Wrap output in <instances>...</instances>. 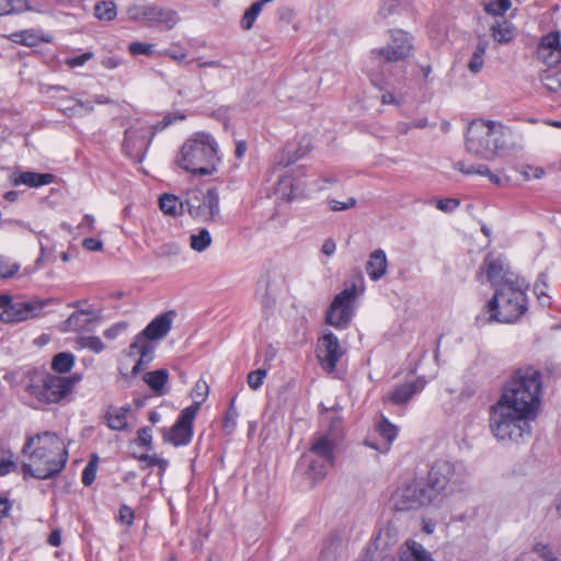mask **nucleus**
Returning <instances> with one entry per match:
<instances>
[{"instance_id": "a19ab883", "label": "nucleus", "mask_w": 561, "mask_h": 561, "mask_svg": "<svg viewBox=\"0 0 561 561\" xmlns=\"http://www.w3.org/2000/svg\"><path fill=\"white\" fill-rule=\"evenodd\" d=\"M540 81L548 91H558L561 89V72L546 70L540 75Z\"/></svg>"}, {"instance_id": "aec40b11", "label": "nucleus", "mask_w": 561, "mask_h": 561, "mask_svg": "<svg viewBox=\"0 0 561 561\" xmlns=\"http://www.w3.org/2000/svg\"><path fill=\"white\" fill-rule=\"evenodd\" d=\"M175 316L174 310L165 311L149 322L139 333L149 342L161 340L170 332Z\"/></svg>"}, {"instance_id": "680f3d73", "label": "nucleus", "mask_w": 561, "mask_h": 561, "mask_svg": "<svg viewBox=\"0 0 561 561\" xmlns=\"http://www.w3.org/2000/svg\"><path fill=\"white\" fill-rule=\"evenodd\" d=\"M135 518V513L131 507L126 504L121 505L118 512V520L127 526L133 525Z\"/></svg>"}, {"instance_id": "ea45409f", "label": "nucleus", "mask_w": 561, "mask_h": 561, "mask_svg": "<svg viewBox=\"0 0 561 561\" xmlns=\"http://www.w3.org/2000/svg\"><path fill=\"white\" fill-rule=\"evenodd\" d=\"M77 344L81 348H88L95 354H99L104 351L105 345L99 336H79L77 339Z\"/></svg>"}, {"instance_id": "9d476101", "label": "nucleus", "mask_w": 561, "mask_h": 561, "mask_svg": "<svg viewBox=\"0 0 561 561\" xmlns=\"http://www.w3.org/2000/svg\"><path fill=\"white\" fill-rule=\"evenodd\" d=\"M334 440L329 435L317 437L310 446L308 473L313 480H322L334 466Z\"/></svg>"}, {"instance_id": "79ce46f5", "label": "nucleus", "mask_w": 561, "mask_h": 561, "mask_svg": "<svg viewBox=\"0 0 561 561\" xmlns=\"http://www.w3.org/2000/svg\"><path fill=\"white\" fill-rule=\"evenodd\" d=\"M98 462H99L98 456L95 454L92 455L89 462L87 463V466L84 467V469L82 471L81 481H82L83 485L89 486L94 482L95 477H96Z\"/></svg>"}, {"instance_id": "c03bdc74", "label": "nucleus", "mask_w": 561, "mask_h": 561, "mask_svg": "<svg viewBox=\"0 0 561 561\" xmlns=\"http://www.w3.org/2000/svg\"><path fill=\"white\" fill-rule=\"evenodd\" d=\"M13 41L21 45H25L28 47L36 46L39 43V37L36 33L32 31H21L16 32L13 35Z\"/></svg>"}, {"instance_id": "4468645a", "label": "nucleus", "mask_w": 561, "mask_h": 561, "mask_svg": "<svg viewBox=\"0 0 561 561\" xmlns=\"http://www.w3.org/2000/svg\"><path fill=\"white\" fill-rule=\"evenodd\" d=\"M54 298H34L28 301L14 302L13 299L8 309L1 311L0 321L3 323H18L30 319L38 318L43 314V309L55 304Z\"/></svg>"}, {"instance_id": "423d86ee", "label": "nucleus", "mask_w": 561, "mask_h": 561, "mask_svg": "<svg viewBox=\"0 0 561 561\" xmlns=\"http://www.w3.org/2000/svg\"><path fill=\"white\" fill-rule=\"evenodd\" d=\"M508 130L500 122L474 119L467 129L466 150L478 159L492 160L505 147Z\"/></svg>"}, {"instance_id": "473e14b6", "label": "nucleus", "mask_w": 561, "mask_h": 561, "mask_svg": "<svg viewBox=\"0 0 561 561\" xmlns=\"http://www.w3.org/2000/svg\"><path fill=\"white\" fill-rule=\"evenodd\" d=\"M213 242L210 232L206 228H202L197 233L190 236V247L196 252L206 251Z\"/></svg>"}, {"instance_id": "39448f33", "label": "nucleus", "mask_w": 561, "mask_h": 561, "mask_svg": "<svg viewBox=\"0 0 561 561\" xmlns=\"http://www.w3.org/2000/svg\"><path fill=\"white\" fill-rule=\"evenodd\" d=\"M535 419L533 413L496 402L490 409V430L499 440L520 443L530 437Z\"/></svg>"}, {"instance_id": "4d7b16f0", "label": "nucleus", "mask_w": 561, "mask_h": 561, "mask_svg": "<svg viewBox=\"0 0 561 561\" xmlns=\"http://www.w3.org/2000/svg\"><path fill=\"white\" fill-rule=\"evenodd\" d=\"M92 51H87L80 56L69 57L65 59V65H67L70 69L81 67L89 60L93 58Z\"/></svg>"}, {"instance_id": "338daca9", "label": "nucleus", "mask_w": 561, "mask_h": 561, "mask_svg": "<svg viewBox=\"0 0 561 561\" xmlns=\"http://www.w3.org/2000/svg\"><path fill=\"white\" fill-rule=\"evenodd\" d=\"M138 130L134 128L126 129L125 139H124V148L127 149L130 145L136 146L135 141L137 138Z\"/></svg>"}, {"instance_id": "9b49d317", "label": "nucleus", "mask_w": 561, "mask_h": 561, "mask_svg": "<svg viewBox=\"0 0 561 561\" xmlns=\"http://www.w3.org/2000/svg\"><path fill=\"white\" fill-rule=\"evenodd\" d=\"M131 20L146 23L149 26H160L165 30L173 28L179 22V14L172 9H164L156 4H139L128 9Z\"/></svg>"}, {"instance_id": "774afa93", "label": "nucleus", "mask_w": 561, "mask_h": 561, "mask_svg": "<svg viewBox=\"0 0 561 561\" xmlns=\"http://www.w3.org/2000/svg\"><path fill=\"white\" fill-rule=\"evenodd\" d=\"M336 250V244L333 239L324 240L321 252L328 256L332 255Z\"/></svg>"}, {"instance_id": "603ef678", "label": "nucleus", "mask_w": 561, "mask_h": 561, "mask_svg": "<svg viewBox=\"0 0 561 561\" xmlns=\"http://www.w3.org/2000/svg\"><path fill=\"white\" fill-rule=\"evenodd\" d=\"M460 205V201L457 198H442L437 199L435 206L443 213H454Z\"/></svg>"}, {"instance_id": "052dcab7", "label": "nucleus", "mask_w": 561, "mask_h": 561, "mask_svg": "<svg viewBox=\"0 0 561 561\" xmlns=\"http://www.w3.org/2000/svg\"><path fill=\"white\" fill-rule=\"evenodd\" d=\"M71 104V107L70 108H60V111L67 115V116H75L79 113V108H85L87 111H92L93 107L92 105L88 104V103H84L82 101H73V100H69Z\"/></svg>"}, {"instance_id": "c9c22d12", "label": "nucleus", "mask_w": 561, "mask_h": 561, "mask_svg": "<svg viewBox=\"0 0 561 561\" xmlns=\"http://www.w3.org/2000/svg\"><path fill=\"white\" fill-rule=\"evenodd\" d=\"M116 13V4L113 1H100L94 5V14L101 21H112Z\"/></svg>"}, {"instance_id": "412c9836", "label": "nucleus", "mask_w": 561, "mask_h": 561, "mask_svg": "<svg viewBox=\"0 0 561 561\" xmlns=\"http://www.w3.org/2000/svg\"><path fill=\"white\" fill-rule=\"evenodd\" d=\"M426 385V380L422 377L413 381L398 385L389 394V401L396 405L408 403L416 393L421 392Z\"/></svg>"}, {"instance_id": "864d4df0", "label": "nucleus", "mask_w": 561, "mask_h": 561, "mask_svg": "<svg viewBox=\"0 0 561 561\" xmlns=\"http://www.w3.org/2000/svg\"><path fill=\"white\" fill-rule=\"evenodd\" d=\"M311 150V142L309 139H302L298 146V148L291 152L288 150V154H290L289 162H295L301 158H304Z\"/></svg>"}, {"instance_id": "7c9ffc66", "label": "nucleus", "mask_w": 561, "mask_h": 561, "mask_svg": "<svg viewBox=\"0 0 561 561\" xmlns=\"http://www.w3.org/2000/svg\"><path fill=\"white\" fill-rule=\"evenodd\" d=\"M456 169L467 175L478 174V175L488 176L492 183L500 184V178L497 175L493 174L486 165H483V164L467 165L463 162H457Z\"/></svg>"}, {"instance_id": "6e6552de", "label": "nucleus", "mask_w": 561, "mask_h": 561, "mask_svg": "<svg viewBox=\"0 0 561 561\" xmlns=\"http://www.w3.org/2000/svg\"><path fill=\"white\" fill-rule=\"evenodd\" d=\"M184 210L196 221L204 224L216 221L220 218L218 190L216 187H209L206 191L188 190L181 202V213Z\"/></svg>"}, {"instance_id": "bf43d9fd", "label": "nucleus", "mask_w": 561, "mask_h": 561, "mask_svg": "<svg viewBox=\"0 0 561 561\" xmlns=\"http://www.w3.org/2000/svg\"><path fill=\"white\" fill-rule=\"evenodd\" d=\"M329 206L333 211L346 210L356 206V199L354 197H348L346 202L330 199Z\"/></svg>"}, {"instance_id": "37998d69", "label": "nucleus", "mask_w": 561, "mask_h": 561, "mask_svg": "<svg viewBox=\"0 0 561 561\" xmlns=\"http://www.w3.org/2000/svg\"><path fill=\"white\" fill-rule=\"evenodd\" d=\"M209 387L207 382L203 379L197 380L191 392V397L194 399L193 403H198V410L201 409L202 403L207 399Z\"/></svg>"}, {"instance_id": "f3484780", "label": "nucleus", "mask_w": 561, "mask_h": 561, "mask_svg": "<svg viewBox=\"0 0 561 561\" xmlns=\"http://www.w3.org/2000/svg\"><path fill=\"white\" fill-rule=\"evenodd\" d=\"M344 350L342 348L337 336L328 332L318 341L317 347V358L321 365V367L327 373H333L336 369L339 360L344 355Z\"/></svg>"}, {"instance_id": "b1692460", "label": "nucleus", "mask_w": 561, "mask_h": 561, "mask_svg": "<svg viewBox=\"0 0 561 561\" xmlns=\"http://www.w3.org/2000/svg\"><path fill=\"white\" fill-rule=\"evenodd\" d=\"M388 268V260L386 252L382 249L374 250L366 263V272L369 278L374 282L381 279Z\"/></svg>"}, {"instance_id": "bb28decb", "label": "nucleus", "mask_w": 561, "mask_h": 561, "mask_svg": "<svg viewBox=\"0 0 561 561\" xmlns=\"http://www.w3.org/2000/svg\"><path fill=\"white\" fill-rule=\"evenodd\" d=\"M142 379L154 394L163 396L167 393V383L169 381L168 369L161 368L146 373Z\"/></svg>"}, {"instance_id": "4be33fe9", "label": "nucleus", "mask_w": 561, "mask_h": 561, "mask_svg": "<svg viewBox=\"0 0 561 561\" xmlns=\"http://www.w3.org/2000/svg\"><path fill=\"white\" fill-rule=\"evenodd\" d=\"M56 176L53 173H38L32 171L13 172L10 175V182L14 186L26 185L28 187H39L54 183Z\"/></svg>"}, {"instance_id": "5701e85b", "label": "nucleus", "mask_w": 561, "mask_h": 561, "mask_svg": "<svg viewBox=\"0 0 561 561\" xmlns=\"http://www.w3.org/2000/svg\"><path fill=\"white\" fill-rule=\"evenodd\" d=\"M95 313L89 310H79L71 313L68 319L62 323L64 332H79L91 330L94 321Z\"/></svg>"}, {"instance_id": "c756f323", "label": "nucleus", "mask_w": 561, "mask_h": 561, "mask_svg": "<svg viewBox=\"0 0 561 561\" xmlns=\"http://www.w3.org/2000/svg\"><path fill=\"white\" fill-rule=\"evenodd\" d=\"M124 353L128 357L136 355L142 357V354H145V356H151L153 353V345L138 333Z\"/></svg>"}, {"instance_id": "1a4fd4ad", "label": "nucleus", "mask_w": 561, "mask_h": 561, "mask_svg": "<svg viewBox=\"0 0 561 561\" xmlns=\"http://www.w3.org/2000/svg\"><path fill=\"white\" fill-rule=\"evenodd\" d=\"M433 501L428 486L417 479L398 486L390 497L391 505L397 512L419 510L432 504Z\"/></svg>"}, {"instance_id": "c85d7f7f", "label": "nucleus", "mask_w": 561, "mask_h": 561, "mask_svg": "<svg viewBox=\"0 0 561 561\" xmlns=\"http://www.w3.org/2000/svg\"><path fill=\"white\" fill-rule=\"evenodd\" d=\"M491 35L499 44H507L515 37L516 28L506 20L495 22L491 26Z\"/></svg>"}, {"instance_id": "5fc2aeb1", "label": "nucleus", "mask_w": 561, "mask_h": 561, "mask_svg": "<svg viewBox=\"0 0 561 561\" xmlns=\"http://www.w3.org/2000/svg\"><path fill=\"white\" fill-rule=\"evenodd\" d=\"M138 459L140 461H146L147 466H149V467L157 466L162 471H164L169 465V461L167 459L160 458L156 454L154 455L142 454L141 456L138 457Z\"/></svg>"}, {"instance_id": "6e6d98bb", "label": "nucleus", "mask_w": 561, "mask_h": 561, "mask_svg": "<svg viewBox=\"0 0 561 561\" xmlns=\"http://www.w3.org/2000/svg\"><path fill=\"white\" fill-rule=\"evenodd\" d=\"M137 443L146 447L147 450L152 449V435L148 426L141 427L137 431Z\"/></svg>"}, {"instance_id": "e2e57ef3", "label": "nucleus", "mask_w": 561, "mask_h": 561, "mask_svg": "<svg viewBox=\"0 0 561 561\" xmlns=\"http://www.w3.org/2000/svg\"><path fill=\"white\" fill-rule=\"evenodd\" d=\"M127 328L126 322H118L110 327L104 331V336L108 340L116 339L123 331H125Z\"/></svg>"}, {"instance_id": "393cba45", "label": "nucleus", "mask_w": 561, "mask_h": 561, "mask_svg": "<svg viewBox=\"0 0 561 561\" xmlns=\"http://www.w3.org/2000/svg\"><path fill=\"white\" fill-rule=\"evenodd\" d=\"M131 411L130 405L110 407L104 415L106 425L113 431H124L128 426L127 415Z\"/></svg>"}, {"instance_id": "7ed1b4c3", "label": "nucleus", "mask_w": 561, "mask_h": 561, "mask_svg": "<svg viewBox=\"0 0 561 561\" xmlns=\"http://www.w3.org/2000/svg\"><path fill=\"white\" fill-rule=\"evenodd\" d=\"M527 288L528 284L525 279L515 282L511 286L496 288L482 312L477 316V323L484 325L492 322H516L528 309Z\"/></svg>"}, {"instance_id": "cd10ccee", "label": "nucleus", "mask_w": 561, "mask_h": 561, "mask_svg": "<svg viewBox=\"0 0 561 561\" xmlns=\"http://www.w3.org/2000/svg\"><path fill=\"white\" fill-rule=\"evenodd\" d=\"M407 550L400 554V561H434L431 553L417 541L408 540Z\"/></svg>"}, {"instance_id": "0eeeda50", "label": "nucleus", "mask_w": 561, "mask_h": 561, "mask_svg": "<svg viewBox=\"0 0 561 561\" xmlns=\"http://www.w3.org/2000/svg\"><path fill=\"white\" fill-rule=\"evenodd\" d=\"M466 468L460 462L445 459L436 460L427 473V486L434 497L439 494L453 493L466 482Z\"/></svg>"}, {"instance_id": "ddd939ff", "label": "nucleus", "mask_w": 561, "mask_h": 561, "mask_svg": "<svg viewBox=\"0 0 561 561\" xmlns=\"http://www.w3.org/2000/svg\"><path fill=\"white\" fill-rule=\"evenodd\" d=\"M197 412L198 403H192L183 409L175 423L170 428L163 430V440L175 447L188 445L193 437V423Z\"/></svg>"}, {"instance_id": "f03ea898", "label": "nucleus", "mask_w": 561, "mask_h": 561, "mask_svg": "<svg viewBox=\"0 0 561 561\" xmlns=\"http://www.w3.org/2000/svg\"><path fill=\"white\" fill-rule=\"evenodd\" d=\"M542 394V378L531 365L516 368L505 382L497 402L537 415Z\"/></svg>"}, {"instance_id": "4c0bfd02", "label": "nucleus", "mask_w": 561, "mask_h": 561, "mask_svg": "<svg viewBox=\"0 0 561 561\" xmlns=\"http://www.w3.org/2000/svg\"><path fill=\"white\" fill-rule=\"evenodd\" d=\"M263 7V2L256 1L252 3L251 7L243 13V16L241 19V27L243 30L249 31L252 28Z\"/></svg>"}, {"instance_id": "8fccbe9b", "label": "nucleus", "mask_w": 561, "mask_h": 561, "mask_svg": "<svg viewBox=\"0 0 561 561\" xmlns=\"http://www.w3.org/2000/svg\"><path fill=\"white\" fill-rule=\"evenodd\" d=\"M18 468L16 462L13 460V454L8 450L7 456L3 454V456L0 458V477H3L12 471H15Z\"/></svg>"}, {"instance_id": "f257e3e1", "label": "nucleus", "mask_w": 561, "mask_h": 561, "mask_svg": "<svg viewBox=\"0 0 561 561\" xmlns=\"http://www.w3.org/2000/svg\"><path fill=\"white\" fill-rule=\"evenodd\" d=\"M22 454L28 458V461L21 467L24 479L54 478L61 472L68 460L64 440L49 431L27 436Z\"/></svg>"}, {"instance_id": "3c124183", "label": "nucleus", "mask_w": 561, "mask_h": 561, "mask_svg": "<svg viewBox=\"0 0 561 561\" xmlns=\"http://www.w3.org/2000/svg\"><path fill=\"white\" fill-rule=\"evenodd\" d=\"M238 411L234 407V399L231 401L228 411L226 413L225 420H224V428L230 433L234 430L236 426V420L238 417Z\"/></svg>"}, {"instance_id": "a18cd8bd", "label": "nucleus", "mask_w": 561, "mask_h": 561, "mask_svg": "<svg viewBox=\"0 0 561 561\" xmlns=\"http://www.w3.org/2000/svg\"><path fill=\"white\" fill-rule=\"evenodd\" d=\"M267 376V370L265 368H259L256 370H252L247 376V382L252 390H257L264 382V379Z\"/></svg>"}, {"instance_id": "2eb2a0df", "label": "nucleus", "mask_w": 561, "mask_h": 561, "mask_svg": "<svg viewBox=\"0 0 561 561\" xmlns=\"http://www.w3.org/2000/svg\"><path fill=\"white\" fill-rule=\"evenodd\" d=\"M479 274H484L488 282L495 289L503 286L514 285L515 282L524 279L510 270L504 257L494 255H488L484 259L480 266Z\"/></svg>"}, {"instance_id": "de8ad7c7", "label": "nucleus", "mask_w": 561, "mask_h": 561, "mask_svg": "<svg viewBox=\"0 0 561 561\" xmlns=\"http://www.w3.org/2000/svg\"><path fill=\"white\" fill-rule=\"evenodd\" d=\"M20 265L11 262L9 259L0 256V277L9 278L18 273Z\"/></svg>"}, {"instance_id": "a211bd4d", "label": "nucleus", "mask_w": 561, "mask_h": 561, "mask_svg": "<svg viewBox=\"0 0 561 561\" xmlns=\"http://www.w3.org/2000/svg\"><path fill=\"white\" fill-rule=\"evenodd\" d=\"M538 59L548 67L561 64L560 32L552 31L543 35L537 47Z\"/></svg>"}, {"instance_id": "58836bf2", "label": "nucleus", "mask_w": 561, "mask_h": 561, "mask_svg": "<svg viewBox=\"0 0 561 561\" xmlns=\"http://www.w3.org/2000/svg\"><path fill=\"white\" fill-rule=\"evenodd\" d=\"M511 5V0H486L484 2V11L494 16L503 15L510 10Z\"/></svg>"}, {"instance_id": "13d9d810", "label": "nucleus", "mask_w": 561, "mask_h": 561, "mask_svg": "<svg viewBox=\"0 0 561 561\" xmlns=\"http://www.w3.org/2000/svg\"><path fill=\"white\" fill-rule=\"evenodd\" d=\"M153 356H145V354H142V357H139L136 362V364L134 365V367L131 368V371L130 374H122L124 376L125 379L129 378V377H136L142 369L145 366L149 365L150 362L152 360Z\"/></svg>"}, {"instance_id": "dca6fc26", "label": "nucleus", "mask_w": 561, "mask_h": 561, "mask_svg": "<svg viewBox=\"0 0 561 561\" xmlns=\"http://www.w3.org/2000/svg\"><path fill=\"white\" fill-rule=\"evenodd\" d=\"M80 380L81 376L77 374L69 377L47 375L43 379V386L38 393V398L41 401L48 403L59 402L72 391L73 387Z\"/></svg>"}, {"instance_id": "2f4dec72", "label": "nucleus", "mask_w": 561, "mask_h": 561, "mask_svg": "<svg viewBox=\"0 0 561 561\" xmlns=\"http://www.w3.org/2000/svg\"><path fill=\"white\" fill-rule=\"evenodd\" d=\"M186 116L184 114H178V113H168L163 116V118L153 124L148 126L147 128H141L140 131L144 134H149L150 138H152L157 133L165 129L171 124L185 119Z\"/></svg>"}, {"instance_id": "f8f14e48", "label": "nucleus", "mask_w": 561, "mask_h": 561, "mask_svg": "<svg viewBox=\"0 0 561 561\" xmlns=\"http://www.w3.org/2000/svg\"><path fill=\"white\" fill-rule=\"evenodd\" d=\"M356 298V285L344 288L332 300L327 314L325 321L328 324L336 328L344 329L351 322L354 310L353 302Z\"/></svg>"}, {"instance_id": "72a5a7b5", "label": "nucleus", "mask_w": 561, "mask_h": 561, "mask_svg": "<svg viewBox=\"0 0 561 561\" xmlns=\"http://www.w3.org/2000/svg\"><path fill=\"white\" fill-rule=\"evenodd\" d=\"M75 364V356L71 353L62 352L54 356L51 362V369L59 374H65L71 370Z\"/></svg>"}, {"instance_id": "69168bd1", "label": "nucleus", "mask_w": 561, "mask_h": 561, "mask_svg": "<svg viewBox=\"0 0 561 561\" xmlns=\"http://www.w3.org/2000/svg\"><path fill=\"white\" fill-rule=\"evenodd\" d=\"M82 245L85 250L89 251H100L103 248V242L95 238H85L82 241Z\"/></svg>"}, {"instance_id": "20e7f679", "label": "nucleus", "mask_w": 561, "mask_h": 561, "mask_svg": "<svg viewBox=\"0 0 561 561\" xmlns=\"http://www.w3.org/2000/svg\"><path fill=\"white\" fill-rule=\"evenodd\" d=\"M220 162L218 145L210 134L198 131L188 138L175 159L181 169L194 175H210Z\"/></svg>"}, {"instance_id": "09e8293b", "label": "nucleus", "mask_w": 561, "mask_h": 561, "mask_svg": "<svg viewBox=\"0 0 561 561\" xmlns=\"http://www.w3.org/2000/svg\"><path fill=\"white\" fill-rule=\"evenodd\" d=\"M548 276L546 273H540L537 280L534 284V291L537 295L538 299L545 304L543 299L548 298L547 288H548Z\"/></svg>"}, {"instance_id": "e433bc0d", "label": "nucleus", "mask_w": 561, "mask_h": 561, "mask_svg": "<svg viewBox=\"0 0 561 561\" xmlns=\"http://www.w3.org/2000/svg\"><path fill=\"white\" fill-rule=\"evenodd\" d=\"M181 202L182 201H180L179 197L173 194H163L159 198V206H160V209L165 215L175 216V215H178V208L181 209Z\"/></svg>"}, {"instance_id": "f704fd0d", "label": "nucleus", "mask_w": 561, "mask_h": 561, "mask_svg": "<svg viewBox=\"0 0 561 561\" xmlns=\"http://www.w3.org/2000/svg\"><path fill=\"white\" fill-rule=\"evenodd\" d=\"M488 48L485 41H480L469 60L468 68L472 73H478L484 64V55Z\"/></svg>"}, {"instance_id": "6ab92c4d", "label": "nucleus", "mask_w": 561, "mask_h": 561, "mask_svg": "<svg viewBox=\"0 0 561 561\" xmlns=\"http://www.w3.org/2000/svg\"><path fill=\"white\" fill-rule=\"evenodd\" d=\"M412 50V45L408 33L403 31H394L392 33V44L379 50V55L386 61H399L407 58Z\"/></svg>"}, {"instance_id": "0e129e2a", "label": "nucleus", "mask_w": 561, "mask_h": 561, "mask_svg": "<svg viewBox=\"0 0 561 561\" xmlns=\"http://www.w3.org/2000/svg\"><path fill=\"white\" fill-rule=\"evenodd\" d=\"M22 0H0V15H7L15 12V3H21Z\"/></svg>"}, {"instance_id": "49530a36", "label": "nucleus", "mask_w": 561, "mask_h": 561, "mask_svg": "<svg viewBox=\"0 0 561 561\" xmlns=\"http://www.w3.org/2000/svg\"><path fill=\"white\" fill-rule=\"evenodd\" d=\"M153 47H154V45L150 44V43L133 42L128 46V51L133 56H139V55L151 56L153 53Z\"/></svg>"}, {"instance_id": "a878e982", "label": "nucleus", "mask_w": 561, "mask_h": 561, "mask_svg": "<svg viewBox=\"0 0 561 561\" xmlns=\"http://www.w3.org/2000/svg\"><path fill=\"white\" fill-rule=\"evenodd\" d=\"M377 431L379 435L383 438L385 444L381 448L377 447L375 444L370 443L369 440H366L365 444L376 450H379L381 453H387L390 449V445L393 443V440L398 436V427L389 422L388 419L382 417L380 422L378 423Z\"/></svg>"}]
</instances>
